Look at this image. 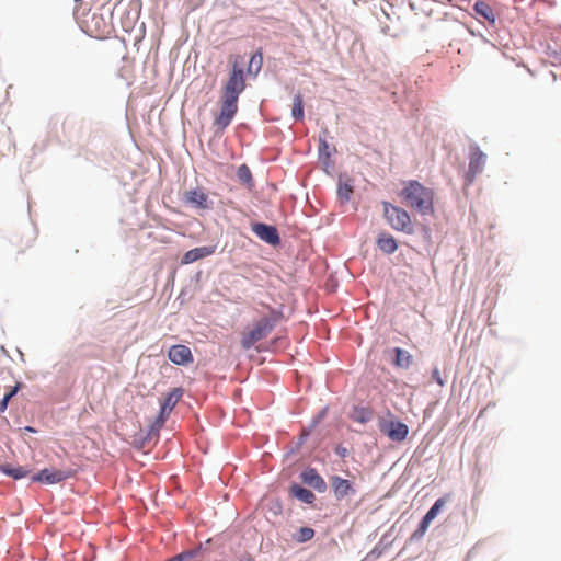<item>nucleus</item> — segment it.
<instances>
[{
	"mask_svg": "<svg viewBox=\"0 0 561 561\" xmlns=\"http://www.w3.org/2000/svg\"><path fill=\"white\" fill-rule=\"evenodd\" d=\"M400 196L408 207L422 215L434 213V191L416 180L404 182Z\"/></svg>",
	"mask_w": 561,
	"mask_h": 561,
	"instance_id": "obj_1",
	"label": "nucleus"
},
{
	"mask_svg": "<svg viewBox=\"0 0 561 561\" xmlns=\"http://www.w3.org/2000/svg\"><path fill=\"white\" fill-rule=\"evenodd\" d=\"M282 319V313L271 310L268 317L261 318L253 327L242 334L241 345L244 350L251 348L256 342L266 337L276 323Z\"/></svg>",
	"mask_w": 561,
	"mask_h": 561,
	"instance_id": "obj_2",
	"label": "nucleus"
},
{
	"mask_svg": "<svg viewBox=\"0 0 561 561\" xmlns=\"http://www.w3.org/2000/svg\"><path fill=\"white\" fill-rule=\"evenodd\" d=\"M383 216L388 224L398 231H411V218L409 213L389 202H382Z\"/></svg>",
	"mask_w": 561,
	"mask_h": 561,
	"instance_id": "obj_3",
	"label": "nucleus"
},
{
	"mask_svg": "<svg viewBox=\"0 0 561 561\" xmlns=\"http://www.w3.org/2000/svg\"><path fill=\"white\" fill-rule=\"evenodd\" d=\"M237 112L238 100L221 95L220 112L214 119V127L216 128V131L222 133L230 125Z\"/></svg>",
	"mask_w": 561,
	"mask_h": 561,
	"instance_id": "obj_4",
	"label": "nucleus"
},
{
	"mask_svg": "<svg viewBox=\"0 0 561 561\" xmlns=\"http://www.w3.org/2000/svg\"><path fill=\"white\" fill-rule=\"evenodd\" d=\"M245 89L243 70L237 64L232 66L227 82L222 88L221 95L239 100V95Z\"/></svg>",
	"mask_w": 561,
	"mask_h": 561,
	"instance_id": "obj_5",
	"label": "nucleus"
},
{
	"mask_svg": "<svg viewBox=\"0 0 561 561\" xmlns=\"http://www.w3.org/2000/svg\"><path fill=\"white\" fill-rule=\"evenodd\" d=\"M73 476L72 470H60V469H43L38 473L32 477L33 481L43 482L46 484H55Z\"/></svg>",
	"mask_w": 561,
	"mask_h": 561,
	"instance_id": "obj_6",
	"label": "nucleus"
},
{
	"mask_svg": "<svg viewBox=\"0 0 561 561\" xmlns=\"http://www.w3.org/2000/svg\"><path fill=\"white\" fill-rule=\"evenodd\" d=\"M330 485L334 497L339 501L356 493L354 483L347 479L341 478L340 476L330 477Z\"/></svg>",
	"mask_w": 561,
	"mask_h": 561,
	"instance_id": "obj_7",
	"label": "nucleus"
},
{
	"mask_svg": "<svg viewBox=\"0 0 561 561\" xmlns=\"http://www.w3.org/2000/svg\"><path fill=\"white\" fill-rule=\"evenodd\" d=\"M181 397L182 390L179 388L173 389L168 394V397L164 399L161 405L160 414L154 422V425L157 427H161L164 424L168 415L171 413V411L173 410V408L175 407L176 402L180 400Z\"/></svg>",
	"mask_w": 561,
	"mask_h": 561,
	"instance_id": "obj_8",
	"label": "nucleus"
},
{
	"mask_svg": "<svg viewBox=\"0 0 561 561\" xmlns=\"http://www.w3.org/2000/svg\"><path fill=\"white\" fill-rule=\"evenodd\" d=\"M252 231L263 241L271 245H277L280 238L277 229L274 226L256 222L252 225Z\"/></svg>",
	"mask_w": 561,
	"mask_h": 561,
	"instance_id": "obj_9",
	"label": "nucleus"
},
{
	"mask_svg": "<svg viewBox=\"0 0 561 561\" xmlns=\"http://www.w3.org/2000/svg\"><path fill=\"white\" fill-rule=\"evenodd\" d=\"M184 201L199 209H208L211 206V202L209 201L207 193L202 187L185 192Z\"/></svg>",
	"mask_w": 561,
	"mask_h": 561,
	"instance_id": "obj_10",
	"label": "nucleus"
},
{
	"mask_svg": "<svg viewBox=\"0 0 561 561\" xmlns=\"http://www.w3.org/2000/svg\"><path fill=\"white\" fill-rule=\"evenodd\" d=\"M169 359L175 365H188L193 363L194 357L190 347L178 344L173 345L168 352Z\"/></svg>",
	"mask_w": 561,
	"mask_h": 561,
	"instance_id": "obj_11",
	"label": "nucleus"
},
{
	"mask_svg": "<svg viewBox=\"0 0 561 561\" xmlns=\"http://www.w3.org/2000/svg\"><path fill=\"white\" fill-rule=\"evenodd\" d=\"M300 478L305 484L312 486L320 493H323L327 490V483L324 479L313 468H308L302 471Z\"/></svg>",
	"mask_w": 561,
	"mask_h": 561,
	"instance_id": "obj_12",
	"label": "nucleus"
},
{
	"mask_svg": "<svg viewBox=\"0 0 561 561\" xmlns=\"http://www.w3.org/2000/svg\"><path fill=\"white\" fill-rule=\"evenodd\" d=\"M382 431L391 440L394 442L404 440L409 433L408 425L399 421L389 422Z\"/></svg>",
	"mask_w": 561,
	"mask_h": 561,
	"instance_id": "obj_13",
	"label": "nucleus"
},
{
	"mask_svg": "<svg viewBox=\"0 0 561 561\" xmlns=\"http://www.w3.org/2000/svg\"><path fill=\"white\" fill-rule=\"evenodd\" d=\"M215 250H216V247H214V245L199 247V248L192 249L183 255L182 263L191 264L195 261H198L201 259H204V257H207V256L214 254Z\"/></svg>",
	"mask_w": 561,
	"mask_h": 561,
	"instance_id": "obj_14",
	"label": "nucleus"
},
{
	"mask_svg": "<svg viewBox=\"0 0 561 561\" xmlns=\"http://www.w3.org/2000/svg\"><path fill=\"white\" fill-rule=\"evenodd\" d=\"M393 353L396 355L393 360L396 367L408 369L411 366L413 357L408 351L396 347Z\"/></svg>",
	"mask_w": 561,
	"mask_h": 561,
	"instance_id": "obj_15",
	"label": "nucleus"
},
{
	"mask_svg": "<svg viewBox=\"0 0 561 561\" xmlns=\"http://www.w3.org/2000/svg\"><path fill=\"white\" fill-rule=\"evenodd\" d=\"M378 248L387 254H392L397 251L398 244L392 236L381 234L377 240Z\"/></svg>",
	"mask_w": 561,
	"mask_h": 561,
	"instance_id": "obj_16",
	"label": "nucleus"
},
{
	"mask_svg": "<svg viewBox=\"0 0 561 561\" xmlns=\"http://www.w3.org/2000/svg\"><path fill=\"white\" fill-rule=\"evenodd\" d=\"M290 493L296 499H298L301 502L307 503V504H311L316 500L314 494L310 490L305 489L299 485H296V484L290 488Z\"/></svg>",
	"mask_w": 561,
	"mask_h": 561,
	"instance_id": "obj_17",
	"label": "nucleus"
},
{
	"mask_svg": "<svg viewBox=\"0 0 561 561\" xmlns=\"http://www.w3.org/2000/svg\"><path fill=\"white\" fill-rule=\"evenodd\" d=\"M485 162V156L482 152H473L470 157L469 173L474 176L481 171Z\"/></svg>",
	"mask_w": 561,
	"mask_h": 561,
	"instance_id": "obj_18",
	"label": "nucleus"
},
{
	"mask_svg": "<svg viewBox=\"0 0 561 561\" xmlns=\"http://www.w3.org/2000/svg\"><path fill=\"white\" fill-rule=\"evenodd\" d=\"M237 176L241 184L251 188L253 186V178L250 168L247 164H241L237 170Z\"/></svg>",
	"mask_w": 561,
	"mask_h": 561,
	"instance_id": "obj_19",
	"label": "nucleus"
},
{
	"mask_svg": "<svg viewBox=\"0 0 561 561\" xmlns=\"http://www.w3.org/2000/svg\"><path fill=\"white\" fill-rule=\"evenodd\" d=\"M0 470L14 479L24 478L28 473V470L23 467H11L10 465L0 466Z\"/></svg>",
	"mask_w": 561,
	"mask_h": 561,
	"instance_id": "obj_20",
	"label": "nucleus"
},
{
	"mask_svg": "<svg viewBox=\"0 0 561 561\" xmlns=\"http://www.w3.org/2000/svg\"><path fill=\"white\" fill-rule=\"evenodd\" d=\"M291 115L298 121L304 118V100L300 93H297L293 99Z\"/></svg>",
	"mask_w": 561,
	"mask_h": 561,
	"instance_id": "obj_21",
	"label": "nucleus"
},
{
	"mask_svg": "<svg viewBox=\"0 0 561 561\" xmlns=\"http://www.w3.org/2000/svg\"><path fill=\"white\" fill-rule=\"evenodd\" d=\"M373 413L368 409L365 408H356L354 409L351 417L353 421L358 423H367L371 420Z\"/></svg>",
	"mask_w": 561,
	"mask_h": 561,
	"instance_id": "obj_22",
	"label": "nucleus"
},
{
	"mask_svg": "<svg viewBox=\"0 0 561 561\" xmlns=\"http://www.w3.org/2000/svg\"><path fill=\"white\" fill-rule=\"evenodd\" d=\"M263 65V56L261 51L253 54L249 61L248 71L257 75Z\"/></svg>",
	"mask_w": 561,
	"mask_h": 561,
	"instance_id": "obj_23",
	"label": "nucleus"
},
{
	"mask_svg": "<svg viewBox=\"0 0 561 561\" xmlns=\"http://www.w3.org/2000/svg\"><path fill=\"white\" fill-rule=\"evenodd\" d=\"M181 561H201L202 560V546L197 548L183 551L179 553Z\"/></svg>",
	"mask_w": 561,
	"mask_h": 561,
	"instance_id": "obj_24",
	"label": "nucleus"
},
{
	"mask_svg": "<svg viewBox=\"0 0 561 561\" xmlns=\"http://www.w3.org/2000/svg\"><path fill=\"white\" fill-rule=\"evenodd\" d=\"M353 187L348 183H340L337 187V197L342 203L350 201Z\"/></svg>",
	"mask_w": 561,
	"mask_h": 561,
	"instance_id": "obj_25",
	"label": "nucleus"
},
{
	"mask_svg": "<svg viewBox=\"0 0 561 561\" xmlns=\"http://www.w3.org/2000/svg\"><path fill=\"white\" fill-rule=\"evenodd\" d=\"M446 502H447L446 497H439L438 500H436V502L433 504V506L425 514V517H427L430 520H433L438 515V513L442 511V508L445 506Z\"/></svg>",
	"mask_w": 561,
	"mask_h": 561,
	"instance_id": "obj_26",
	"label": "nucleus"
},
{
	"mask_svg": "<svg viewBox=\"0 0 561 561\" xmlns=\"http://www.w3.org/2000/svg\"><path fill=\"white\" fill-rule=\"evenodd\" d=\"M314 536V530L310 527H301L295 535V540L297 542H307L311 540Z\"/></svg>",
	"mask_w": 561,
	"mask_h": 561,
	"instance_id": "obj_27",
	"label": "nucleus"
},
{
	"mask_svg": "<svg viewBox=\"0 0 561 561\" xmlns=\"http://www.w3.org/2000/svg\"><path fill=\"white\" fill-rule=\"evenodd\" d=\"M474 10L478 14L483 16L484 19L491 21V8L485 2H477L474 4Z\"/></svg>",
	"mask_w": 561,
	"mask_h": 561,
	"instance_id": "obj_28",
	"label": "nucleus"
},
{
	"mask_svg": "<svg viewBox=\"0 0 561 561\" xmlns=\"http://www.w3.org/2000/svg\"><path fill=\"white\" fill-rule=\"evenodd\" d=\"M432 523V520H430L427 517H423V519L421 520V523L419 524V527L417 529L415 530V533L413 534V537L416 538H421L424 536V534L426 533L430 524Z\"/></svg>",
	"mask_w": 561,
	"mask_h": 561,
	"instance_id": "obj_29",
	"label": "nucleus"
},
{
	"mask_svg": "<svg viewBox=\"0 0 561 561\" xmlns=\"http://www.w3.org/2000/svg\"><path fill=\"white\" fill-rule=\"evenodd\" d=\"M19 388H20V385L18 383L8 393L4 394L2 402H1L2 409L7 408L9 400L18 392Z\"/></svg>",
	"mask_w": 561,
	"mask_h": 561,
	"instance_id": "obj_30",
	"label": "nucleus"
},
{
	"mask_svg": "<svg viewBox=\"0 0 561 561\" xmlns=\"http://www.w3.org/2000/svg\"><path fill=\"white\" fill-rule=\"evenodd\" d=\"M432 378L439 385L444 386V379L442 378L440 371L437 367H435L432 371Z\"/></svg>",
	"mask_w": 561,
	"mask_h": 561,
	"instance_id": "obj_31",
	"label": "nucleus"
},
{
	"mask_svg": "<svg viewBox=\"0 0 561 561\" xmlns=\"http://www.w3.org/2000/svg\"><path fill=\"white\" fill-rule=\"evenodd\" d=\"M165 561H181V558L179 557V554L165 560Z\"/></svg>",
	"mask_w": 561,
	"mask_h": 561,
	"instance_id": "obj_32",
	"label": "nucleus"
},
{
	"mask_svg": "<svg viewBox=\"0 0 561 561\" xmlns=\"http://www.w3.org/2000/svg\"><path fill=\"white\" fill-rule=\"evenodd\" d=\"M94 33H95V34H94V36H95V37H101V36H103V35H104V32H101V31H98V30H95V32H94Z\"/></svg>",
	"mask_w": 561,
	"mask_h": 561,
	"instance_id": "obj_33",
	"label": "nucleus"
},
{
	"mask_svg": "<svg viewBox=\"0 0 561 561\" xmlns=\"http://www.w3.org/2000/svg\"><path fill=\"white\" fill-rule=\"evenodd\" d=\"M92 20L102 21L103 19H102V15L93 14Z\"/></svg>",
	"mask_w": 561,
	"mask_h": 561,
	"instance_id": "obj_34",
	"label": "nucleus"
},
{
	"mask_svg": "<svg viewBox=\"0 0 561 561\" xmlns=\"http://www.w3.org/2000/svg\"><path fill=\"white\" fill-rule=\"evenodd\" d=\"M241 561H254V560H253V559H251V558H248V559H245V560H241Z\"/></svg>",
	"mask_w": 561,
	"mask_h": 561,
	"instance_id": "obj_35",
	"label": "nucleus"
}]
</instances>
